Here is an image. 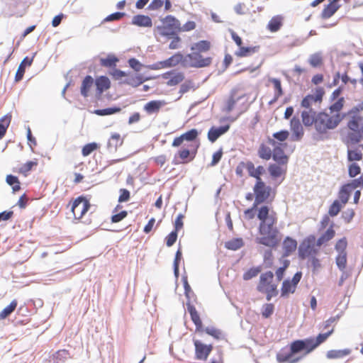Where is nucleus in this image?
<instances>
[{"mask_svg":"<svg viewBox=\"0 0 363 363\" xmlns=\"http://www.w3.org/2000/svg\"><path fill=\"white\" fill-rule=\"evenodd\" d=\"M200 142L190 144L187 147H182L174 155L172 164L174 165L187 164L194 160L200 147Z\"/></svg>","mask_w":363,"mask_h":363,"instance_id":"nucleus-4","label":"nucleus"},{"mask_svg":"<svg viewBox=\"0 0 363 363\" xmlns=\"http://www.w3.org/2000/svg\"><path fill=\"white\" fill-rule=\"evenodd\" d=\"M162 22L164 24H166L168 28H172L177 32L180 33V26L181 23L179 21L172 15H167L164 18H162Z\"/></svg>","mask_w":363,"mask_h":363,"instance_id":"nucleus-40","label":"nucleus"},{"mask_svg":"<svg viewBox=\"0 0 363 363\" xmlns=\"http://www.w3.org/2000/svg\"><path fill=\"white\" fill-rule=\"evenodd\" d=\"M247 171L248 175L250 177H253L256 179V182H264L261 176L266 173L265 168L262 165H258L257 167H255L254 163L252 161H247Z\"/></svg>","mask_w":363,"mask_h":363,"instance_id":"nucleus-18","label":"nucleus"},{"mask_svg":"<svg viewBox=\"0 0 363 363\" xmlns=\"http://www.w3.org/2000/svg\"><path fill=\"white\" fill-rule=\"evenodd\" d=\"M191 89H193V90H195L196 89H197V86H195V84L192 80L186 79L180 86V89L179 91L180 96L178 99H180L183 94L187 93Z\"/></svg>","mask_w":363,"mask_h":363,"instance_id":"nucleus-59","label":"nucleus"},{"mask_svg":"<svg viewBox=\"0 0 363 363\" xmlns=\"http://www.w3.org/2000/svg\"><path fill=\"white\" fill-rule=\"evenodd\" d=\"M268 81L272 82L274 85V94L281 96L284 94V90L281 86V79L279 78L269 77Z\"/></svg>","mask_w":363,"mask_h":363,"instance_id":"nucleus-63","label":"nucleus"},{"mask_svg":"<svg viewBox=\"0 0 363 363\" xmlns=\"http://www.w3.org/2000/svg\"><path fill=\"white\" fill-rule=\"evenodd\" d=\"M347 127L350 130L342 140L347 145H357L363 140V117L360 115L350 116L347 123Z\"/></svg>","mask_w":363,"mask_h":363,"instance_id":"nucleus-3","label":"nucleus"},{"mask_svg":"<svg viewBox=\"0 0 363 363\" xmlns=\"http://www.w3.org/2000/svg\"><path fill=\"white\" fill-rule=\"evenodd\" d=\"M127 62L129 67L131 68L136 73H139L142 68L145 67L146 66L145 65L140 62L139 60L134 57L129 58Z\"/></svg>","mask_w":363,"mask_h":363,"instance_id":"nucleus-57","label":"nucleus"},{"mask_svg":"<svg viewBox=\"0 0 363 363\" xmlns=\"http://www.w3.org/2000/svg\"><path fill=\"white\" fill-rule=\"evenodd\" d=\"M274 278V273L272 271H267L262 274H261L259 277V281L257 286V290L258 291H262V289L268 286L269 285H272V280Z\"/></svg>","mask_w":363,"mask_h":363,"instance_id":"nucleus-28","label":"nucleus"},{"mask_svg":"<svg viewBox=\"0 0 363 363\" xmlns=\"http://www.w3.org/2000/svg\"><path fill=\"white\" fill-rule=\"evenodd\" d=\"M168 68L176 67L181 65L182 67H186L187 60L186 55H184L181 52H177L169 57L165 60Z\"/></svg>","mask_w":363,"mask_h":363,"instance_id":"nucleus-17","label":"nucleus"},{"mask_svg":"<svg viewBox=\"0 0 363 363\" xmlns=\"http://www.w3.org/2000/svg\"><path fill=\"white\" fill-rule=\"evenodd\" d=\"M363 155L360 150L357 147L354 149L349 148L347 146V160L349 162H355L356 161H360L362 160Z\"/></svg>","mask_w":363,"mask_h":363,"instance_id":"nucleus-42","label":"nucleus"},{"mask_svg":"<svg viewBox=\"0 0 363 363\" xmlns=\"http://www.w3.org/2000/svg\"><path fill=\"white\" fill-rule=\"evenodd\" d=\"M298 242L296 240L291 236H286L282 242V247L284 252L282 257L290 256L297 248Z\"/></svg>","mask_w":363,"mask_h":363,"instance_id":"nucleus-19","label":"nucleus"},{"mask_svg":"<svg viewBox=\"0 0 363 363\" xmlns=\"http://www.w3.org/2000/svg\"><path fill=\"white\" fill-rule=\"evenodd\" d=\"M17 306L18 301L16 299L12 300L11 302L0 312V320H4L8 318L16 310Z\"/></svg>","mask_w":363,"mask_h":363,"instance_id":"nucleus-48","label":"nucleus"},{"mask_svg":"<svg viewBox=\"0 0 363 363\" xmlns=\"http://www.w3.org/2000/svg\"><path fill=\"white\" fill-rule=\"evenodd\" d=\"M277 222L275 213L269 214L267 220L264 222V230H260L259 234L260 237H256L255 242L257 244L272 248H277L279 245L280 239L278 238L279 233V229L275 226Z\"/></svg>","mask_w":363,"mask_h":363,"instance_id":"nucleus-2","label":"nucleus"},{"mask_svg":"<svg viewBox=\"0 0 363 363\" xmlns=\"http://www.w3.org/2000/svg\"><path fill=\"white\" fill-rule=\"evenodd\" d=\"M38 165V162L35 160H29L24 163L21 167L18 169V173L23 174L25 177L27 176L28 172L31 171L34 167Z\"/></svg>","mask_w":363,"mask_h":363,"instance_id":"nucleus-61","label":"nucleus"},{"mask_svg":"<svg viewBox=\"0 0 363 363\" xmlns=\"http://www.w3.org/2000/svg\"><path fill=\"white\" fill-rule=\"evenodd\" d=\"M244 245L245 242L242 238H234L226 241L224 244V247L229 250L236 251L243 247Z\"/></svg>","mask_w":363,"mask_h":363,"instance_id":"nucleus-39","label":"nucleus"},{"mask_svg":"<svg viewBox=\"0 0 363 363\" xmlns=\"http://www.w3.org/2000/svg\"><path fill=\"white\" fill-rule=\"evenodd\" d=\"M199 134L200 132L196 128H191L182 135L184 140L191 142V144H194L196 142H200L199 139Z\"/></svg>","mask_w":363,"mask_h":363,"instance_id":"nucleus-44","label":"nucleus"},{"mask_svg":"<svg viewBox=\"0 0 363 363\" xmlns=\"http://www.w3.org/2000/svg\"><path fill=\"white\" fill-rule=\"evenodd\" d=\"M121 108L119 106H112L104 108L95 109L93 113L99 116H110L119 113Z\"/></svg>","mask_w":363,"mask_h":363,"instance_id":"nucleus-37","label":"nucleus"},{"mask_svg":"<svg viewBox=\"0 0 363 363\" xmlns=\"http://www.w3.org/2000/svg\"><path fill=\"white\" fill-rule=\"evenodd\" d=\"M257 218L259 220L258 226V233L264 229V222L267 220L268 216L270 211V207L268 205H262L257 209Z\"/></svg>","mask_w":363,"mask_h":363,"instance_id":"nucleus-23","label":"nucleus"},{"mask_svg":"<svg viewBox=\"0 0 363 363\" xmlns=\"http://www.w3.org/2000/svg\"><path fill=\"white\" fill-rule=\"evenodd\" d=\"M308 62L309 65L313 68L320 67L323 64L322 53L318 52L311 55Z\"/></svg>","mask_w":363,"mask_h":363,"instance_id":"nucleus-49","label":"nucleus"},{"mask_svg":"<svg viewBox=\"0 0 363 363\" xmlns=\"http://www.w3.org/2000/svg\"><path fill=\"white\" fill-rule=\"evenodd\" d=\"M182 281L183 283V286H184V296L186 298V302H189V301L191 302V298L196 297V295L194 293V291H192L191 287L188 282V277H187L186 272L184 274H182Z\"/></svg>","mask_w":363,"mask_h":363,"instance_id":"nucleus-43","label":"nucleus"},{"mask_svg":"<svg viewBox=\"0 0 363 363\" xmlns=\"http://www.w3.org/2000/svg\"><path fill=\"white\" fill-rule=\"evenodd\" d=\"M315 237L310 235L305 238L298 247V257L301 260H304L310 255V250L312 245H315Z\"/></svg>","mask_w":363,"mask_h":363,"instance_id":"nucleus-10","label":"nucleus"},{"mask_svg":"<svg viewBox=\"0 0 363 363\" xmlns=\"http://www.w3.org/2000/svg\"><path fill=\"white\" fill-rule=\"evenodd\" d=\"M70 357V354L67 350H60L52 354L53 363H64Z\"/></svg>","mask_w":363,"mask_h":363,"instance_id":"nucleus-45","label":"nucleus"},{"mask_svg":"<svg viewBox=\"0 0 363 363\" xmlns=\"http://www.w3.org/2000/svg\"><path fill=\"white\" fill-rule=\"evenodd\" d=\"M204 332L217 340L225 339V335L223 333V332L220 329L216 328L214 327H206L204 330Z\"/></svg>","mask_w":363,"mask_h":363,"instance_id":"nucleus-54","label":"nucleus"},{"mask_svg":"<svg viewBox=\"0 0 363 363\" xmlns=\"http://www.w3.org/2000/svg\"><path fill=\"white\" fill-rule=\"evenodd\" d=\"M160 77L164 79H169L166 84L169 86H174L181 83L185 79L184 74L182 72H177L175 69H171L160 74Z\"/></svg>","mask_w":363,"mask_h":363,"instance_id":"nucleus-13","label":"nucleus"},{"mask_svg":"<svg viewBox=\"0 0 363 363\" xmlns=\"http://www.w3.org/2000/svg\"><path fill=\"white\" fill-rule=\"evenodd\" d=\"M272 190V186L267 185L264 182H255L253 187V191L255 194L254 202L258 205L268 203V199L270 196Z\"/></svg>","mask_w":363,"mask_h":363,"instance_id":"nucleus-7","label":"nucleus"},{"mask_svg":"<svg viewBox=\"0 0 363 363\" xmlns=\"http://www.w3.org/2000/svg\"><path fill=\"white\" fill-rule=\"evenodd\" d=\"M262 266L252 267L245 271L242 275V279L245 281H248L257 277L262 271Z\"/></svg>","mask_w":363,"mask_h":363,"instance_id":"nucleus-51","label":"nucleus"},{"mask_svg":"<svg viewBox=\"0 0 363 363\" xmlns=\"http://www.w3.org/2000/svg\"><path fill=\"white\" fill-rule=\"evenodd\" d=\"M35 55H36V52H34L31 57H29L28 56H26L22 60L20 65H18V67L17 71L15 74V77H14L15 82H18L23 79L25 72H26V68L27 67H30L32 65Z\"/></svg>","mask_w":363,"mask_h":363,"instance_id":"nucleus-16","label":"nucleus"},{"mask_svg":"<svg viewBox=\"0 0 363 363\" xmlns=\"http://www.w3.org/2000/svg\"><path fill=\"white\" fill-rule=\"evenodd\" d=\"M297 286L290 281V279H285L281 284V295L280 296L284 298H286L291 294L296 291Z\"/></svg>","mask_w":363,"mask_h":363,"instance_id":"nucleus-30","label":"nucleus"},{"mask_svg":"<svg viewBox=\"0 0 363 363\" xmlns=\"http://www.w3.org/2000/svg\"><path fill=\"white\" fill-rule=\"evenodd\" d=\"M6 182L12 188L13 193H16L21 189V182L18 177L13 174H7Z\"/></svg>","mask_w":363,"mask_h":363,"instance_id":"nucleus-46","label":"nucleus"},{"mask_svg":"<svg viewBox=\"0 0 363 363\" xmlns=\"http://www.w3.org/2000/svg\"><path fill=\"white\" fill-rule=\"evenodd\" d=\"M328 116V113L325 111H320L318 112V117L315 120L313 123L314 128L317 132V134H313V139L316 141H323L328 139V137H325L327 134L325 122L326 118Z\"/></svg>","mask_w":363,"mask_h":363,"instance_id":"nucleus-8","label":"nucleus"},{"mask_svg":"<svg viewBox=\"0 0 363 363\" xmlns=\"http://www.w3.org/2000/svg\"><path fill=\"white\" fill-rule=\"evenodd\" d=\"M352 191L353 189L347 184V182L344 183L339 189L337 200L345 205L349 201Z\"/></svg>","mask_w":363,"mask_h":363,"instance_id":"nucleus-24","label":"nucleus"},{"mask_svg":"<svg viewBox=\"0 0 363 363\" xmlns=\"http://www.w3.org/2000/svg\"><path fill=\"white\" fill-rule=\"evenodd\" d=\"M11 118L12 116L10 113H6L0 118V140L5 136Z\"/></svg>","mask_w":363,"mask_h":363,"instance_id":"nucleus-41","label":"nucleus"},{"mask_svg":"<svg viewBox=\"0 0 363 363\" xmlns=\"http://www.w3.org/2000/svg\"><path fill=\"white\" fill-rule=\"evenodd\" d=\"M345 103V98L343 96L339 97L335 102H333L329 106L328 109L330 111V113H335L341 111V110L344 107Z\"/></svg>","mask_w":363,"mask_h":363,"instance_id":"nucleus-53","label":"nucleus"},{"mask_svg":"<svg viewBox=\"0 0 363 363\" xmlns=\"http://www.w3.org/2000/svg\"><path fill=\"white\" fill-rule=\"evenodd\" d=\"M155 29L161 36L166 38L167 40H169L170 36L178 33L172 28H168L166 24L158 25L156 26Z\"/></svg>","mask_w":363,"mask_h":363,"instance_id":"nucleus-47","label":"nucleus"},{"mask_svg":"<svg viewBox=\"0 0 363 363\" xmlns=\"http://www.w3.org/2000/svg\"><path fill=\"white\" fill-rule=\"evenodd\" d=\"M283 19L284 18L281 15L273 16L268 22L267 29L272 33L277 32L283 26Z\"/></svg>","mask_w":363,"mask_h":363,"instance_id":"nucleus-33","label":"nucleus"},{"mask_svg":"<svg viewBox=\"0 0 363 363\" xmlns=\"http://www.w3.org/2000/svg\"><path fill=\"white\" fill-rule=\"evenodd\" d=\"M138 76L136 74H132L131 76H128V77L125 78L123 81L120 82V84H123L126 85H129L132 87H138L141 85V82L138 79Z\"/></svg>","mask_w":363,"mask_h":363,"instance_id":"nucleus-58","label":"nucleus"},{"mask_svg":"<svg viewBox=\"0 0 363 363\" xmlns=\"http://www.w3.org/2000/svg\"><path fill=\"white\" fill-rule=\"evenodd\" d=\"M118 62V58L112 53L108 54L106 57L100 59V65L102 67L111 68L112 69L116 67V63Z\"/></svg>","mask_w":363,"mask_h":363,"instance_id":"nucleus-38","label":"nucleus"},{"mask_svg":"<svg viewBox=\"0 0 363 363\" xmlns=\"http://www.w3.org/2000/svg\"><path fill=\"white\" fill-rule=\"evenodd\" d=\"M333 332L334 330L331 329L326 333H320L316 336H309L303 339H296L291 342L298 356H303V359L306 356L312 353L320 345L326 342Z\"/></svg>","mask_w":363,"mask_h":363,"instance_id":"nucleus-1","label":"nucleus"},{"mask_svg":"<svg viewBox=\"0 0 363 363\" xmlns=\"http://www.w3.org/2000/svg\"><path fill=\"white\" fill-rule=\"evenodd\" d=\"M166 104L164 100H152L144 105L143 109L147 114L151 115L158 113Z\"/></svg>","mask_w":363,"mask_h":363,"instance_id":"nucleus-21","label":"nucleus"},{"mask_svg":"<svg viewBox=\"0 0 363 363\" xmlns=\"http://www.w3.org/2000/svg\"><path fill=\"white\" fill-rule=\"evenodd\" d=\"M259 45L255 46H241L238 51L235 52V55L240 57H245L252 55L259 50Z\"/></svg>","mask_w":363,"mask_h":363,"instance_id":"nucleus-35","label":"nucleus"},{"mask_svg":"<svg viewBox=\"0 0 363 363\" xmlns=\"http://www.w3.org/2000/svg\"><path fill=\"white\" fill-rule=\"evenodd\" d=\"M361 172L362 169L357 162H351L348 165L347 172L349 177L354 178L356 176L361 174Z\"/></svg>","mask_w":363,"mask_h":363,"instance_id":"nucleus-64","label":"nucleus"},{"mask_svg":"<svg viewBox=\"0 0 363 363\" xmlns=\"http://www.w3.org/2000/svg\"><path fill=\"white\" fill-rule=\"evenodd\" d=\"M99 144L96 142H92L84 145L82 150V154L84 157H86L91 154L94 151L99 147Z\"/></svg>","mask_w":363,"mask_h":363,"instance_id":"nucleus-62","label":"nucleus"},{"mask_svg":"<svg viewBox=\"0 0 363 363\" xmlns=\"http://www.w3.org/2000/svg\"><path fill=\"white\" fill-rule=\"evenodd\" d=\"M94 85L96 86L95 99L100 101L103 93L110 89L111 83L107 76L101 75L96 77L94 79Z\"/></svg>","mask_w":363,"mask_h":363,"instance_id":"nucleus-12","label":"nucleus"},{"mask_svg":"<svg viewBox=\"0 0 363 363\" xmlns=\"http://www.w3.org/2000/svg\"><path fill=\"white\" fill-rule=\"evenodd\" d=\"M257 155L262 160H269L271 158L273 159V150L264 143H262L258 147Z\"/></svg>","mask_w":363,"mask_h":363,"instance_id":"nucleus-36","label":"nucleus"},{"mask_svg":"<svg viewBox=\"0 0 363 363\" xmlns=\"http://www.w3.org/2000/svg\"><path fill=\"white\" fill-rule=\"evenodd\" d=\"M194 345L195 347V358L198 360H206L213 348L212 344L206 345L199 340H194Z\"/></svg>","mask_w":363,"mask_h":363,"instance_id":"nucleus-11","label":"nucleus"},{"mask_svg":"<svg viewBox=\"0 0 363 363\" xmlns=\"http://www.w3.org/2000/svg\"><path fill=\"white\" fill-rule=\"evenodd\" d=\"M90 200L86 196L81 195L72 203L71 211L75 219H80L90 209Z\"/></svg>","mask_w":363,"mask_h":363,"instance_id":"nucleus-6","label":"nucleus"},{"mask_svg":"<svg viewBox=\"0 0 363 363\" xmlns=\"http://www.w3.org/2000/svg\"><path fill=\"white\" fill-rule=\"evenodd\" d=\"M290 128L292 133L291 135V140L300 141L303 137L304 130L298 117H292L290 121Z\"/></svg>","mask_w":363,"mask_h":363,"instance_id":"nucleus-14","label":"nucleus"},{"mask_svg":"<svg viewBox=\"0 0 363 363\" xmlns=\"http://www.w3.org/2000/svg\"><path fill=\"white\" fill-rule=\"evenodd\" d=\"M186 305L187 311L190 315L191 320L193 322V323L194 324L199 321H201V319L200 318V315L196 311L195 306L191 303V302H186Z\"/></svg>","mask_w":363,"mask_h":363,"instance_id":"nucleus-56","label":"nucleus"},{"mask_svg":"<svg viewBox=\"0 0 363 363\" xmlns=\"http://www.w3.org/2000/svg\"><path fill=\"white\" fill-rule=\"evenodd\" d=\"M211 48V43L208 40H201L196 43H193L190 46V50L192 52L203 53L210 50Z\"/></svg>","mask_w":363,"mask_h":363,"instance_id":"nucleus-29","label":"nucleus"},{"mask_svg":"<svg viewBox=\"0 0 363 363\" xmlns=\"http://www.w3.org/2000/svg\"><path fill=\"white\" fill-rule=\"evenodd\" d=\"M131 24L138 27L150 28L152 26V20L147 15L137 14L133 17Z\"/></svg>","mask_w":363,"mask_h":363,"instance_id":"nucleus-22","label":"nucleus"},{"mask_svg":"<svg viewBox=\"0 0 363 363\" xmlns=\"http://www.w3.org/2000/svg\"><path fill=\"white\" fill-rule=\"evenodd\" d=\"M289 156L285 154L281 147L273 148V160L278 164H286L289 162Z\"/></svg>","mask_w":363,"mask_h":363,"instance_id":"nucleus-34","label":"nucleus"},{"mask_svg":"<svg viewBox=\"0 0 363 363\" xmlns=\"http://www.w3.org/2000/svg\"><path fill=\"white\" fill-rule=\"evenodd\" d=\"M281 164H278L276 163H270L268 165L267 170L273 180H276L282 175L286 174V170L284 169L281 167Z\"/></svg>","mask_w":363,"mask_h":363,"instance_id":"nucleus-32","label":"nucleus"},{"mask_svg":"<svg viewBox=\"0 0 363 363\" xmlns=\"http://www.w3.org/2000/svg\"><path fill=\"white\" fill-rule=\"evenodd\" d=\"M352 353V350L350 348H345L342 350H330L326 352V358L328 359H342L350 355Z\"/></svg>","mask_w":363,"mask_h":363,"instance_id":"nucleus-31","label":"nucleus"},{"mask_svg":"<svg viewBox=\"0 0 363 363\" xmlns=\"http://www.w3.org/2000/svg\"><path fill=\"white\" fill-rule=\"evenodd\" d=\"M123 143V138H121V135L118 133L111 134L107 143V149L111 152H116L118 147H121Z\"/></svg>","mask_w":363,"mask_h":363,"instance_id":"nucleus-26","label":"nucleus"},{"mask_svg":"<svg viewBox=\"0 0 363 363\" xmlns=\"http://www.w3.org/2000/svg\"><path fill=\"white\" fill-rule=\"evenodd\" d=\"M187 60L186 67L204 68L210 66L212 63L211 57H203L201 53L190 52L186 55Z\"/></svg>","mask_w":363,"mask_h":363,"instance_id":"nucleus-9","label":"nucleus"},{"mask_svg":"<svg viewBox=\"0 0 363 363\" xmlns=\"http://www.w3.org/2000/svg\"><path fill=\"white\" fill-rule=\"evenodd\" d=\"M347 253H337L335 257V263L340 271H344L347 267Z\"/></svg>","mask_w":363,"mask_h":363,"instance_id":"nucleus-60","label":"nucleus"},{"mask_svg":"<svg viewBox=\"0 0 363 363\" xmlns=\"http://www.w3.org/2000/svg\"><path fill=\"white\" fill-rule=\"evenodd\" d=\"M302 359L303 356H298L291 342L277 353V360L279 363H298Z\"/></svg>","mask_w":363,"mask_h":363,"instance_id":"nucleus-5","label":"nucleus"},{"mask_svg":"<svg viewBox=\"0 0 363 363\" xmlns=\"http://www.w3.org/2000/svg\"><path fill=\"white\" fill-rule=\"evenodd\" d=\"M335 223L331 222L328 228L320 235L316 241L317 246H321L327 242L332 240L335 235V230H334Z\"/></svg>","mask_w":363,"mask_h":363,"instance_id":"nucleus-25","label":"nucleus"},{"mask_svg":"<svg viewBox=\"0 0 363 363\" xmlns=\"http://www.w3.org/2000/svg\"><path fill=\"white\" fill-rule=\"evenodd\" d=\"M277 248L269 247L267 249L263 255V260L265 268H271L274 264V256L272 253L273 250H276Z\"/></svg>","mask_w":363,"mask_h":363,"instance_id":"nucleus-52","label":"nucleus"},{"mask_svg":"<svg viewBox=\"0 0 363 363\" xmlns=\"http://www.w3.org/2000/svg\"><path fill=\"white\" fill-rule=\"evenodd\" d=\"M94 84V79L91 75H86L82 81L80 86L81 95L84 98L88 97L89 96V91Z\"/></svg>","mask_w":363,"mask_h":363,"instance_id":"nucleus-27","label":"nucleus"},{"mask_svg":"<svg viewBox=\"0 0 363 363\" xmlns=\"http://www.w3.org/2000/svg\"><path fill=\"white\" fill-rule=\"evenodd\" d=\"M230 124H225L220 126H211L207 133L208 140L213 143H215L221 135L225 134L230 129Z\"/></svg>","mask_w":363,"mask_h":363,"instance_id":"nucleus-15","label":"nucleus"},{"mask_svg":"<svg viewBox=\"0 0 363 363\" xmlns=\"http://www.w3.org/2000/svg\"><path fill=\"white\" fill-rule=\"evenodd\" d=\"M341 7V4L337 2L330 0L328 4L324 6L320 13V18L323 20H326L332 17Z\"/></svg>","mask_w":363,"mask_h":363,"instance_id":"nucleus-20","label":"nucleus"},{"mask_svg":"<svg viewBox=\"0 0 363 363\" xmlns=\"http://www.w3.org/2000/svg\"><path fill=\"white\" fill-rule=\"evenodd\" d=\"M260 292L266 294V299L268 301H271L272 297L277 296L279 294L277 285L275 284L263 288L262 291Z\"/></svg>","mask_w":363,"mask_h":363,"instance_id":"nucleus-55","label":"nucleus"},{"mask_svg":"<svg viewBox=\"0 0 363 363\" xmlns=\"http://www.w3.org/2000/svg\"><path fill=\"white\" fill-rule=\"evenodd\" d=\"M345 206V204L342 203L340 201L335 199L330 205L328 209V215L330 217H335L338 215L342 208Z\"/></svg>","mask_w":363,"mask_h":363,"instance_id":"nucleus-50","label":"nucleus"}]
</instances>
